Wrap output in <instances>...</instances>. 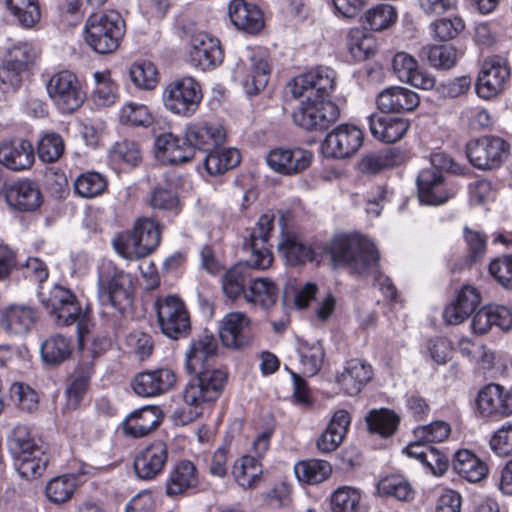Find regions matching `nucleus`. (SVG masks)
<instances>
[{
    "label": "nucleus",
    "mask_w": 512,
    "mask_h": 512,
    "mask_svg": "<svg viewBox=\"0 0 512 512\" xmlns=\"http://www.w3.org/2000/svg\"><path fill=\"white\" fill-rule=\"evenodd\" d=\"M217 344L212 336H204L193 341L186 352L185 367L188 373L196 374L184 387L182 397L190 408L182 423L193 421L202 415L204 410L217 401L227 383V373L212 368L216 355Z\"/></svg>",
    "instance_id": "nucleus-1"
},
{
    "label": "nucleus",
    "mask_w": 512,
    "mask_h": 512,
    "mask_svg": "<svg viewBox=\"0 0 512 512\" xmlns=\"http://www.w3.org/2000/svg\"><path fill=\"white\" fill-rule=\"evenodd\" d=\"M98 300L102 306L101 314L113 316L123 313L132 301V279L112 262H103L98 274Z\"/></svg>",
    "instance_id": "nucleus-2"
},
{
    "label": "nucleus",
    "mask_w": 512,
    "mask_h": 512,
    "mask_svg": "<svg viewBox=\"0 0 512 512\" xmlns=\"http://www.w3.org/2000/svg\"><path fill=\"white\" fill-rule=\"evenodd\" d=\"M329 253L335 264H344L357 273L374 268L379 259L374 243L362 235H338L329 245Z\"/></svg>",
    "instance_id": "nucleus-3"
},
{
    "label": "nucleus",
    "mask_w": 512,
    "mask_h": 512,
    "mask_svg": "<svg viewBox=\"0 0 512 512\" xmlns=\"http://www.w3.org/2000/svg\"><path fill=\"white\" fill-rule=\"evenodd\" d=\"M125 33V23L115 10L91 14L85 23L84 38L88 46L99 54L116 51Z\"/></svg>",
    "instance_id": "nucleus-4"
},
{
    "label": "nucleus",
    "mask_w": 512,
    "mask_h": 512,
    "mask_svg": "<svg viewBox=\"0 0 512 512\" xmlns=\"http://www.w3.org/2000/svg\"><path fill=\"white\" fill-rule=\"evenodd\" d=\"M160 238L159 224L151 218L140 217L132 231L113 240V246L124 258H142L157 248Z\"/></svg>",
    "instance_id": "nucleus-5"
},
{
    "label": "nucleus",
    "mask_w": 512,
    "mask_h": 512,
    "mask_svg": "<svg viewBox=\"0 0 512 512\" xmlns=\"http://www.w3.org/2000/svg\"><path fill=\"white\" fill-rule=\"evenodd\" d=\"M200 84L190 76L170 81L162 91V103L166 110L179 117H191L202 101Z\"/></svg>",
    "instance_id": "nucleus-6"
},
{
    "label": "nucleus",
    "mask_w": 512,
    "mask_h": 512,
    "mask_svg": "<svg viewBox=\"0 0 512 512\" xmlns=\"http://www.w3.org/2000/svg\"><path fill=\"white\" fill-rule=\"evenodd\" d=\"M46 90L49 99L63 114L73 113L86 99L78 77L68 70L54 73L46 83Z\"/></svg>",
    "instance_id": "nucleus-7"
},
{
    "label": "nucleus",
    "mask_w": 512,
    "mask_h": 512,
    "mask_svg": "<svg viewBox=\"0 0 512 512\" xmlns=\"http://www.w3.org/2000/svg\"><path fill=\"white\" fill-rule=\"evenodd\" d=\"M15 466L22 477L36 478L44 472L47 458L25 428H17L9 442Z\"/></svg>",
    "instance_id": "nucleus-8"
},
{
    "label": "nucleus",
    "mask_w": 512,
    "mask_h": 512,
    "mask_svg": "<svg viewBox=\"0 0 512 512\" xmlns=\"http://www.w3.org/2000/svg\"><path fill=\"white\" fill-rule=\"evenodd\" d=\"M336 85V72L325 66L298 75L288 84L293 97L318 100H330Z\"/></svg>",
    "instance_id": "nucleus-9"
},
{
    "label": "nucleus",
    "mask_w": 512,
    "mask_h": 512,
    "mask_svg": "<svg viewBox=\"0 0 512 512\" xmlns=\"http://www.w3.org/2000/svg\"><path fill=\"white\" fill-rule=\"evenodd\" d=\"M430 161L431 167L422 169L417 177L418 197L423 204H443L450 195L444 187L441 170L451 167V159L437 152L431 155Z\"/></svg>",
    "instance_id": "nucleus-10"
},
{
    "label": "nucleus",
    "mask_w": 512,
    "mask_h": 512,
    "mask_svg": "<svg viewBox=\"0 0 512 512\" xmlns=\"http://www.w3.org/2000/svg\"><path fill=\"white\" fill-rule=\"evenodd\" d=\"M38 298L57 325L69 326L81 316L82 310L75 294L64 286L55 284L49 289L42 287Z\"/></svg>",
    "instance_id": "nucleus-11"
},
{
    "label": "nucleus",
    "mask_w": 512,
    "mask_h": 512,
    "mask_svg": "<svg viewBox=\"0 0 512 512\" xmlns=\"http://www.w3.org/2000/svg\"><path fill=\"white\" fill-rule=\"evenodd\" d=\"M161 332L171 339L186 337L190 331V316L185 303L177 296L159 297L154 304Z\"/></svg>",
    "instance_id": "nucleus-12"
},
{
    "label": "nucleus",
    "mask_w": 512,
    "mask_h": 512,
    "mask_svg": "<svg viewBox=\"0 0 512 512\" xmlns=\"http://www.w3.org/2000/svg\"><path fill=\"white\" fill-rule=\"evenodd\" d=\"M340 117L339 107L331 100L303 98L292 114L295 125L309 131L325 130Z\"/></svg>",
    "instance_id": "nucleus-13"
},
{
    "label": "nucleus",
    "mask_w": 512,
    "mask_h": 512,
    "mask_svg": "<svg viewBox=\"0 0 512 512\" xmlns=\"http://www.w3.org/2000/svg\"><path fill=\"white\" fill-rule=\"evenodd\" d=\"M509 144L497 136H484L471 140L466 146V155L470 163L482 170L499 167L507 158Z\"/></svg>",
    "instance_id": "nucleus-14"
},
{
    "label": "nucleus",
    "mask_w": 512,
    "mask_h": 512,
    "mask_svg": "<svg viewBox=\"0 0 512 512\" xmlns=\"http://www.w3.org/2000/svg\"><path fill=\"white\" fill-rule=\"evenodd\" d=\"M510 78V68L505 59L491 57L485 59L476 80V93L485 100H489L502 93Z\"/></svg>",
    "instance_id": "nucleus-15"
},
{
    "label": "nucleus",
    "mask_w": 512,
    "mask_h": 512,
    "mask_svg": "<svg viewBox=\"0 0 512 512\" xmlns=\"http://www.w3.org/2000/svg\"><path fill=\"white\" fill-rule=\"evenodd\" d=\"M223 51L217 38L205 32L191 35L187 58L191 66L202 71L211 70L223 61Z\"/></svg>",
    "instance_id": "nucleus-16"
},
{
    "label": "nucleus",
    "mask_w": 512,
    "mask_h": 512,
    "mask_svg": "<svg viewBox=\"0 0 512 512\" xmlns=\"http://www.w3.org/2000/svg\"><path fill=\"white\" fill-rule=\"evenodd\" d=\"M363 144V132L356 126L341 124L329 132L322 144L325 156L344 159L355 154Z\"/></svg>",
    "instance_id": "nucleus-17"
},
{
    "label": "nucleus",
    "mask_w": 512,
    "mask_h": 512,
    "mask_svg": "<svg viewBox=\"0 0 512 512\" xmlns=\"http://www.w3.org/2000/svg\"><path fill=\"white\" fill-rule=\"evenodd\" d=\"M477 412L481 417L504 418L512 415V388L490 383L482 387L476 397Z\"/></svg>",
    "instance_id": "nucleus-18"
},
{
    "label": "nucleus",
    "mask_w": 512,
    "mask_h": 512,
    "mask_svg": "<svg viewBox=\"0 0 512 512\" xmlns=\"http://www.w3.org/2000/svg\"><path fill=\"white\" fill-rule=\"evenodd\" d=\"M313 154L301 147H279L271 150L267 157V165L274 172L294 176L305 171L311 164Z\"/></svg>",
    "instance_id": "nucleus-19"
},
{
    "label": "nucleus",
    "mask_w": 512,
    "mask_h": 512,
    "mask_svg": "<svg viewBox=\"0 0 512 512\" xmlns=\"http://www.w3.org/2000/svg\"><path fill=\"white\" fill-rule=\"evenodd\" d=\"M168 446L158 440L140 450L134 458V470L138 478L152 480L164 470L168 462Z\"/></svg>",
    "instance_id": "nucleus-20"
},
{
    "label": "nucleus",
    "mask_w": 512,
    "mask_h": 512,
    "mask_svg": "<svg viewBox=\"0 0 512 512\" xmlns=\"http://www.w3.org/2000/svg\"><path fill=\"white\" fill-rule=\"evenodd\" d=\"M274 225L272 214H263L259 217L256 227L250 236L251 256L249 263L256 269H267L273 261L272 253L267 245Z\"/></svg>",
    "instance_id": "nucleus-21"
},
{
    "label": "nucleus",
    "mask_w": 512,
    "mask_h": 512,
    "mask_svg": "<svg viewBox=\"0 0 512 512\" xmlns=\"http://www.w3.org/2000/svg\"><path fill=\"white\" fill-rule=\"evenodd\" d=\"M186 141L192 148L209 152L222 146L226 140V131L222 125L211 121H193L184 131Z\"/></svg>",
    "instance_id": "nucleus-22"
},
{
    "label": "nucleus",
    "mask_w": 512,
    "mask_h": 512,
    "mask_svg": "<svg viewBox=\"0 0 512 512\" xmlns=\"http://www.w3.org/2000/svg\"><path fill=\"white\" fill-rule=\"evenodd\" d=\"M392 69L401 82L409 83L416 88L430 90L436 86L435 77L420 69L417 60L406 52L394 55Z\"/></svg>",
    "instance_id": "nucleus-23"
},
{
    "label": "nucleus",
    "mask_w": 512,
    "mask_h": 512,
    "mask_svg": "<svg viewBox=\"0 0 512 512\" xmlns=\"http://www.w3.org/2000/svg\"><path fill=\"white\" fill-rule=\"evenodd\" d=\"M373 377V368L359 359L348 360L335 375L338 388L348 396H356Z\"/></svg>",
    "instance_id": "nucleus-24"
},
{
    "label": "nucleus",
    "mask_w": 512,
    "mask_h": 512,
    "mask_svg": "<svg viewBox=\"0 0 512 512\" xmlns=\"http://www.w3.org/2000/svg\"><path fill=\"white\" fill-rule=\"evenodd\" d=\"M4 196L8 206L20 212H33L43 202L40 188L30 180H21L9 184L5 188Z\"/></svg>",
    "instance_id": "nucleus-25"
},
{
    "label": "nucleus",
    "mask_w": 512,
    "mask_h": 512,
    "mask_svg": "<svg viewBox=\"0 0 512 512\" xmlns=\"http://www.w3.org/2000/svg\"><path fill=\"white\" fill-rule=\"evenodd\" d=\"M175 383V373L162 368L137 374L132 381V389L138 396L154 397L166 393Z\"/></svg>",
    "instance_id": "nucleus-26"
},
{
    "label": "nucleus",
    "mask_w": 512,
    "mask_h": 512,
    "mask_svg": "<svg viewBox=\"0 0 512 512\" xmlns=\"http://www.w3.org/2000/svg\"><path fill=\"white\" fill-rule=\"evenodd\" d=\"M242 86L246 94L253 96L263 90L269 80L270 64L268 57L263 51H253L249 57V65L240 72Z\"/></svg>",
    "instance_id": "nucleus-27"
},
{
    "label": "nucleus",
    "mask_w": 512,
    "mask_h": 512,
    "mask_svg": "<svg viewBox=\"0 0 512 512\" xmlns=\"http://www.w3.org/2000/svg\"><path fill=\"white\" fill-rule=\"evenodd\" d=\"M37 321V313L29 305L10 304L0 310V325L10 334L26 335Z\"/></svg>",
    "instance_id": "nucleus-28"
},
{
    "label": "nucleus",
    "mask_w": 512,
    "mask_h": 512,
    "mask_svg": "<svg viewBox=\"0 0 512 512\" xmlns=\"http://www.w3.org/2000/svg\"><path fill=\"white\" fill-rule=\"evenodd\" d=\"M163 418L158 406L148 405L133 411L123 423V432L132 438H142L154 431Z\"/></svg>",
    "instance_id": "nucleus-29"
},
{
    "label": "nucleus",
    "mask_w": 512,
    "mask_h": 512,
    "mask_svg": "<svg viewBox=\"0 0 512 512\" xmlns=\"http://www.w3.org/2000/svg\"><path fill=\"white\" fill-rule=\"evenodd\" d=\"M220 339L228 348H241L250 341V319L242 312L224 316L219 331Z\"/></svg>",
    "instance_id": "nucleus-30"
},
{
    "label": "nucleus",
    "mask_w": 512,
    "mask_h": 512,
    "mask_svg": "<svg viewBox=\"0 0 512 512\" xmlns=\"http://www.w3.org/2000/svg\"><path fill=\"white\" fill-rule=\"evenodd\" d=\"M35 160L34 147L26 139H15L0 144V164L12 171L29 169Z\"/></svg>",
    "instance_id": "nucleus-31"
},
{
    "label": "nucleus",
    "mask_w": 512,
    "mask_h": 512,
    "mask_svg": "<svg viewBox=\"0 0 512 512\" xmlns=\"http://www.w3.org/2000/svg\"><path fill=\"white\" fill-rule=\"evenodd\" d=\"M420 99L414 91L400 86L389 87L377 96L376 103L382 112L405 113L413 111Z\"/></svg>",
    "instance_id": "nucleus-32"
},
{
    "label": "nucleus",
    "mask_w": 512,
    "mask_h": 512,
    "mask_svg": "<svg viewBox=\"0 0 512 512\" xmlns=\"http://www.w3.org/2000/svg\"><path fill=\"white\" fill-rule=\"evenodd\" d=\"M228 15L232 24L246 33L256 34L264 27L262 11L244 0H232L228 7Z\"/></svg>",
    "instance_id": "nucleus-33"
},
{
    "label": "nucleus",
    "mask_w": 512,
    "mask_h": 512,
    "mask_svg": "<svg viewBox=\"0 0 512 512\" xmlns=\"http://www.w3.org/2000/svg\"><path fill=\"white\" fill-rule=\"evenodd\" d=\"M368 123L372 136L385 143L400 140L409 129L408 120L387 114H372Z\"/></svg>",
    "instance_id": "nucleus-34"
},
{
    "label": "nucleus",
    "mask_w": 512,
    "mask_h": 512,
    "mask_svg": "<svg viewBox=\"0 0 512 512\" xmlns=\"http://www.w3.org/2000/svg\"><path fill=\"white\" fill-rule=\"evenodd\" d=\"M350 423L351 417L346 410L335 411L326 429L317 439L318 450L322 453L335 451L343 442Z\"/></svg>",
    "instance_id": "nucleus-35"
},
{
    "label": "nucleus",
    "mask_w": 512,
    "mask_h": 512,
    "mask_svg": "<svg viewBox=\"0 0 512 512\" xmlns=\"http://www.w3.org/2000/svg\"><path fill=\"white\" fill-rule=\"evenodd\" d=\"M155 147L163 161L170 164H180L194 157V149L186 139H180L172 133L157 137Z\"/></svg>",
    "instance_id": "nucleus-36"
},
{
    "label": "nucleus",
    "mask_w": 512,
    "mask_h": 512,
    "mask_svg": "<svg viewBox=\"0 0 512 512\" xmlns=\"http://www.w3.org/2000/svg\"><path fill=\"white\" fill-rule=\"evenodd\" d=\"M199 484L196 466L188 460L179 462L170 472L166 481V493L169 496L183 495Z\"/></svg>",
    "instance_id": "nucleus-37"
},
{
    "label": "nucleus",
    "mask_w": 512,
    "mask_h": 512,
    "mask_svg": "<svg viewBox=\"0 0 512 512\" xmlns=\"http://www.w3.org/2000/svg\"><path fill=\"white\" fill-rule=\"evenodd\" d=\"M279 252L290 265L303 264L314 257V249L302 236L295 233L283 234L278 244Z\"/></svg>",
    "instance_id": "nucleus-38"
},
{
    "label": "nucleus",
    "mask_w": 512,
    "mask_h": 512,
    "mask_svg": "<svg viewBox=\"0 0 512 512\" xmlns=\"http://www.w3.org/2000/svg\"><path fill=\"white\" fill-rule=\"evenodd\" d=\"M403 160L404 157L399 150L387 148L366 154L361 158L358 167L363 174L374 175L400 165Z\"/></svg>",
    "instance_id": "nucleus-39"
},
{
    "label": "nucleus",
    "mask_w": 512,
    "mask_h": 512,
    "mask_svg": "<svg viewBox=\"0 0 512 512\" xmlns=\"http://www.w3.org/2000/svg\"><path fill=\"white\" fill-rule=\"evenodd\" d=\"M453 469L471 483L481 481L488 473L487 465L469 450H459L455 453Z\"/></svg>",
    "instance_id": "nucleus-40"
},
{
    "label": "nucleus",
    "mask_w": 512,
    "mask_h": 512,
    "mask_svg": "<svg viewBox=\"0 0 512 512\" xmlns=\"http://www.w3.org/2000/svg\"><path fill=\"white\" fill-rule=\"evenodd\" d=\"M37 52L32 44L19 42L7 49L3 57V69L18 74L28 70L35 62Z\"/></svg>",
    "instance_id": "nucleus-41"
},
{
    "label": "nucleus",
    "mask_w": 512,
    "mask_h": 512,
    "mask_svg": "<svg viewBox=\"0 0 512 512\" xmlns=\"http://www.w3.org/2000/svg\"><path fill=\"white\" fill-rule=\"evenodd\" d=\"M244 299L253 305L268 310L278 299L276 284L269 278H255L250 281Z\"/></svg>",
    "instance_id": "nucleus-42"
},
{
    "label": "nucleus",
    "mask_w": 512,
    "mask_h": 512,
    "mask_svg": "<svg viewBox=\"0 0 512 512\" xmlns=\"http://www.w3.org/2000/svg\"><path fill=\"white\" fill-rule=\"evenodd\" d=\"M252 279L251 267L238 263L224 273L221 279L222 290L228 298L237 299L247 292L245 287Z\"/></svg>",
    "instance_id": "nucleus-43"
},
{
    "label": "nucleus",
    "mask_w": 512,
    "mask_h": 512,
    "mask_svg": "<svg viewBox=\"0 0 512 512\" xmlns=\"http://www.w3.org/2000/svg\"><path fill=\"white\" fill-rule=\"evenodd\" d=\"M332 512H359L366 508L364 496L359 488L343 485L330 495Z\"/></svg>",
    "instance_id": "nucleus-44"
},
{
    "label": "nucleus",
    "mask_w": 512,
    "mask_h": 512,
    "mask_svg": "<svg viewBox=\"0 0 512 512\" xmlns=\"http://www.w3.org/2000/svg\"><path fill=\"white\" fill-rule=\"evenodd\" d=\"M232 475L241 487L251 489L261 481L262 465L256 457L244 455L234 463Z\"/></svg>",
    "instance_id": "nucleus-45"
},
{
    "label": "nucleus",
    "mask_w": 512,
    "mask_h": 512,
    "mask_svg": "<svg viewBox=\"0 0 512 512\" xmlns=\"http://www.w3.org/2000/svg\"><path fill=\"white\" fill-rule=\"evenodd\" d=\"M240 160V153L237 149L219 146L207 152L204 166L210 175L216 176L234 168L240 163Z\"/></svg>",
    "instance_id": "nucleus-46"
},
{
    "label": "nucleus",
    "mask_w": 512,
    "mask_h": 512,
    "mask_svg": "<svg viewBox=\"0 0 512 512\" xmlns=\"http://www.w3.org/2000/svg\"><path fill=\"white\" fill-rule=\"evenodd\" d=\"M294 473L298 481L315 485L325 481L331 475L332 466L325 460H303L295 464Z\"/></svg>",
    "instance_id": "nucleus-47"
},
{
    "label": "nucleus",
    "mask_w": 512,
    "mask_h": 512,
    "mask_svg": "<svg viewBox=\"0 0 512 512\" xmlns=\"http://www.w3.org/2000/svg\"><path fill=\"white\" fill-rule=\"evenodd\" d=\"M72 350V339L61 334L51 335L41 345L42 358L51 365H58L68 359Z\"/></svg>",
    "instance_id": "nucleus-48"
},
{
    "label": "nucleus",
    "mask_w": 512,
    "mask_h": 512,
    "mask_svg": "<svg viewBox=\"0 0 512 512\" xmlns=\"http://www.w3.org/2000/svg\"><path fill=\"white\" fill-rule=\"evenodd\" d=\"M77 486V476L64 474L51 479L46 485L45 493L49 501L61 504L71 499Z\"/></svg>",
    "instance_id": "nucleus-49"
},
{
    "label": "nucleus",
    "mask_w": 512,
    "mask_h": 512,
    "mask_svg": "<svg viewBox=\"0 0 512 512\" xmlns=\"http://www.w3.org/2000/svg\"><path fill=\"white\" fill-rule=\"evenodd\" d=\"M107 179L98 172L89 171L80 174L74 181V189L82 198L97 197L107 189Z\"/></svg>",
    "instance_id": "nucleus-50"
},
{
    "label": "nucleus",
    "mask_w": 512,
    "mask_h": 512,
    "mask_svg": "<svg viewBox=\"0 0 512 512\" xmlns=\"http://www.w3.org/2000/svg\"><path fill=\"white\" fill-rule=\"evenodd\" d=\"M119 121L128 126L147 128L154 123V116L145 104L127 102L119 111Z\"/></svg>",
    "instance_id": "nucleus-51"
},
{
    "label": "nucleus",
    "mask_w": 512,
    "mask_h": 512,
    "mask_svg": "<svg viewBox=\"0 0 512 512\" xmlns=\"http://www.w3.org/2000/svg\"><path fill=\"white\" fill-rule=\"evenodd\" d=\"M378 493L382 496H391L399 501L413 499L414 491L410 483L401 476L391 475L381 479L377 486Z\"/></svg>",
    "instance_id": "nucleus-52"
},
{
    "label": "nucleus",
    "mask_w": 512,
    "mask_h": 512,
    "mask_svg": "<svg viewBox=\"0 0 512 512\" xmlns=\"http://www.w3.org/2000/svg\"><path fill=\"white\" fill-rule=\"evenodd\" d=\"M366 422L370 432L389 437L395 432L399 418L390 410L381 409L371 411L366 417Z\"/></svg>",
    "instance_id": "nucleus-53"
},
{
    "label": "nucleus",
    "mask_w": 512,
    "mask_h": 512,
    "mask_svg": "<svg viewBox=\"0 0 512 512\" xmlns=\"http://www.w3.org/2000/svg\"><path fill=\"white\" fill-rule=\"evenodd\" d=\"M6 5L24 27H32L40 20L37 0H6Z\"/></svg>",
    "instance_id": "nucleus-54"
},
{
    "label": "nucleus",
    "mask_w": 512,
    "mask_h": 512,
    "mask_svg": "<svg viewBox=\"0 0 512 512\" xmlns=\"http://www.w3.org/2000/svg\"><path fill=\"white\" fill-rule=\"evenodd\" d=\"M131 81L140 89L152 90L158 84V71L150 61L135 62L130 66Z\"/></svg>",
    "instance_id": "nucleus-55"
},
{
    "label": "nucleus",
    "mask_w": 512,
    "mask_h": 512,
    "mask_svg": "<svg viewBox=\"0 0 512 512\" xmlns=\"http://www.w3.org/2000/svg\"><path fill=\"white\" fill-rule=\"evenodd\" d=\"M64 148V141L59 134L47 132L38 141V157L44 163H53L63 155Z\"/></svg>",
    "instance_id": "nucleus-56"
},
{
    "label": "nucleus",
    "mask_w": 512,
    "mask_h": 512,
    "mask_svg": "<svg viewBox=\"0 0 512 512\" xmlns=\"http://www.w3.org/2000/svg\"><path fill=\"white\" fill-rule=\"evenodd\" d=\"M397 20V12L390 4H378L365 13V21L371 30L381 31L389 28Z\"/></svg>",
    "instance_id": "nucleus-57"
},
{
    "label": "nucleus",
    "mask_w": 512,
    "mask_h": 512,
    "mask_svg": "<svg viewBox=\"0 0 512 512\" xmlns=\"http://www.w3.org/2000/svg\"><path fill=\"white\" fill-rule=\"evenodd\" d=\"M348 46L351 54L357 60H364L376 51V40L362 30H351Z\"/></svg>",
    "instance_id": "nucleus-58"
},
{
    "label": "nucleus",
    "mask_w": 512,
    "mask_h": 512,
    "mask_svg": "<svg viewBox=\"0 0 512 512\" xmlns=\"http://www.w3.org/2000/svg\"><path fill=\"white\" fill-rule=\"evenodd\" d=\"M451 428L447 422L435 421L429 425L418 426L414 429L415 439L427 443L442 442L450 435Z\"/></svg>",
    "instance_id": "nucleus-59"
},
{
    "label": "nucleus",
    "mask_w": 512,
    "mask_h": 512,
    "mask_svg": "<svg viewBox=\"0 0 512 512\" xmlns=\"http://www.w3.org/2000/svg\"><path fill=\"white\" fill-rule=\"evenodd\" d=\"M110 159L115 163H126L136 166L140 159V150L134 142L127 140L117 142L110 151Z\"/></svg>",
    "instance_id": "nucleus-60"
},
{
    "label": "nucleus",
    "mask_w": 512,
    "mask_h": 512,
    "mask_svg": "<svg viewBox=\"0 0 512 512\" xmlns=\"http://www.w3.org/2000/svg\"><path fill=\"white\" fill-rule=\"evenodd\" d=\"M429 63L439 69L453 67L457 59V51L451 45L432 46L427 51Z\"/></svg>",
    "instance_id": "nucleus-61"
},
{
    "label": "nucleus",
    "mask_w": 512,
    "mask_h": 512,
    "mask_svg": "<svg viewBox=\"0 0 512 512\" xmlns=\"http://www.w3.org/2000/svg\"><path fill=\"white\" fill-rule=\"evenodd\" d=\"M150 205L153 209L170 211L177 214L180 210L179 199L176 194L167 188L156 187L150 198Z\"/></svg>",
    "instance_id": "nucleus-62"
},
{
    "label": "nucleus",
    "mask_w": 512,
    "mask_h": 512,
    "mask_svg": "<svg viewBox=\"0 0 512 512\" xmlns=\"http://www.w3.org/2000/svg\"><path fill=\"white\" fill-rule=\"evenodd\" d=\"M490 447L500 456L512 454V422L503 424L493 433Z\"/></svg>",
    "instance_id": "nucleus-63"
},
{
    "label": "nucleus",
    "mask_w": 512,
    "mask_h": 512,
    "mask_svg": "<svg viewBox=\"0 0 512 512\" xmlns=\"http://www.w3.org/2000/svg\"><path fill=\"white\" fill-rule=\"evenodd\" d=\"M490 274L504 287L512 288V255H503L489 265Z\"/></svg>",
    "instance_id": "nucleus-64"
}]
</instances>
